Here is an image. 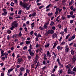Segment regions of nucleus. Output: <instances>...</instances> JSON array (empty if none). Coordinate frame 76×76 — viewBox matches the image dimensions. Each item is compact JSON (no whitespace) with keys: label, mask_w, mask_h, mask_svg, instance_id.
I'll return each instance as SVG.
<instances>
[{"label":"nucleus","mask_w":76,"mask_h":76,"mask_svg":"<svg viewBox=\"0 0 76 76\" xmlns=\"http://www.w3.org/2000/svg\"><path fill=\"white\" fill-rule=\"evenodd\" d=\"M70 66H71V65L70 64H68V65H67L66 67V69H67L68 68H69V67H70Z\"/></svg>","instance_id":"5701e85b"},{"label":"nucleus","mask_w":76,"mask_h":76,"mask_svg":"<svg viewBox=\"0 0 76 76\" xmlns=\"http://www.w3.org/2000/svg\"><path fill=\"white\" fill-rule=\"evenodd\" d=\"M53 24H54V23L53 21H52L50 25L51 26H52V25H53Z\"/></svg>","instance_id":"e433bc0d"},{"label":"nucleus","mask_w":76,"mask_h":76,"mask_svg":"<svg viewBox=\"0 0 76 76\" xmlns=\"http://www.w3.org/2000/svg\"><path fill=\"white\" fill-rule=\"evenodd\" d=\"M20 5L23 7V8H26L27 10H28L29 9V8H30V6H28V4L27 3H22V1H20Z\"/></svg>","instance_id":"f257e3e1"},{"label":"nucleus","mask_w":76,"mask_h":76,"mask_svg":"<svg viewBox=\"0 0 76 76\" xmlns=\"http://www.w3.org/2000/svg\"><path fill=\"white\" fill-rule=\"evenodd\" d=\"M38 55H36V60H38Z\"/></svg>","instance_id":"bf43d9fd"},{"label":"nucleus","mask_w":76,"mask_h":76,"mask_svg":"<svg viewBox=\"0 0 76 76\" xmlns=\"http://www.w3.org/2000/svg\"><path fill=\"white\" fill-rule=\"evenodd\" d=\"M64 31H62L61 32H60L59 34L61 35H62V36H63V35H64Z\"/></svg>","instance_id":"a211bd4d"},{"label":"nucleus","mask_w":76,"mask_h":76,"mask_svg":"<svg viewBox=\"0 0 76 76\" xmlns=\"http://www.w3.org/2000/svg\"><path fill=\"white\" fill-rule=\"evenodd\" d=\"M15 72H19V70L17 68H15Z\"/></svg>","instance_id":"72a5a7b5"},{"label":"nucleus","mask_w":76,"mask_h":76,"mask_svg":"<svg viewBox=\"0 0 76 76\" xmlns=\"http://www.w3.org/2000/svg\"><path fill=\"white\" fill-rule=\"evenodd\" d=\"M12 25L15 26V27H17L18 26V23H16V21H14L12 24Z\"/></svg>","instance_id":"0eeeda50"},{"label":"nucleus","mask_w":76,"mask_h":76,"mask_svg":"<svg viewBox=\"0 0 76 76\" xmlns=\"http://www.w3.org/2000/svg\"><path fill=\"white\" fill-rule=\"evenodd\" d=\"M71 69H70L69 68L68 70V74H70V73L71 72Z\"/></svg>","instance_id":"4be33fe9"},{"label":"nucleus","mask_w":76,"mask_h":76,"mask_svg":"<svg viewBox=\"0 0 76 76\" xmlns=\"http://www.w3.org/2000/svg\"><path fill=\"white\" fill-rule=\"evenodd\" d=\"M7 56H8V53H6L5 54V58H7Z\"/></svg>","instance_id":"c756f323"},{"label":"nucleus","mask_w":76,"mask_h":76,"mask_svg":"<svg viewBox=\"0 0 76 76\" xmlns=\"http://www.w3.org/2000/svg\"><path fill=\"white\" fill-rule=\"evenodd\" d=\"M64 32H65V33L66 34V33H67V28H64Z\"/></svg>","instance_id":"7c9ffc66"},{"label":"nucleus","mask_w":76,"mask_h":76,"mask_svg":"<svg viewBox=\"0 0 76 76\" xmlns=\"http://www.w3.org/2000/svg\"><path fill=\"white\" fill-rule=\"evenodd\" d=\"M22 12V10H19V11L18 12V14H19V15H20Z\"/></svg>","instance_id":"c85d7f7f"},{"label":"nucleus","mask_w":76,"mask_h":76,"mask_svg":"<svg viewBox=\"0 0 76 76\" xmlns=\"http://www.w3.org/2000/svg\"><path fill=\"white\" fill-rule=\"evenodd\" d=\"M10 16H13V15H14V13L10 12Z\"/></svg>","instance_id":"ea45409f"},{"label":"nucleus","mask_w":76,"mask_h":76,"mask_svg":"<svg viewBox=\"0 0 76 76\" xmlns=\"http://www.w3.org/2000/svg\"><path fill=\"white\" fill-rule=\"evenodd\" d=\"M34 23H34V22H33L31 24V28H32V29H33V28H34Z\"/></svg>","instance_id":"2eb2a0df"},{"label":"nucleus","mask_w":76,"mask_h":76,"mask_svg":"<svg viewBox=\"0 0 76 76\" xmlns=\"http://www.w3.org/2000/svg\"><path fill=\"white\" fill-rule=\"evenodd\" d=\"M30 71L29 69H26V73H29Z\"/></svg>","instance_id":"bb28decb"},{"label":"nucleus","mask_w":76,"mask_h":76,"mask_svg":"<svg viewBox=\"0 0 76 76\" xmlns=\"http://www.w3.org/2000/svg\"><path fill=\"white\" fill-rule=\"evenodd\" d=\"M1 76H4V73L2 72L1 74Z\"/></svg>","instance_id":"774afa93"},{"label":"nucleus","mask_w":76,"mask_h":76,"mask_svg":"<svg viewBox=\"0 0 76 76\" xmlns=\"http://www.w3.org/2000/svg\"><path fill=\"white\" fill-rule=\"evenodd\" d=\"M30 43V41H26V44H29Z\"/></svg>","instance_id":"58836bf2"},{"label":"nucleus","mask_w":76,"mask_h":76,"mask_svg":"<svg viewBox=\"0 0 76 76\" xmlns=\"http://www.w3.org/2000/svg\"><path fill=\"white\" fill-rule=\"evenodd\" d=\"M14 5V3H13V2H11V6H13Z\"/></svg>","instance_id":"09e8293b"},{"label":"nucleus","mask_w":76,"mask_h":76,"mask_svg":"<svg viewBox=\"0 0 76 76\" xmlns=\"http://www.w3.org/2000/svg\"><path fill=\"white\" fill-rule=\"evenodd\" d=\"M9 19H10V20H12V19H13V18H12V17L10 16L9 17Z\"/></svg>","instance_id":"4d7b16f0"},{"label":"nucleus","mask_w":76,"mask_h":76,"mask_svg":"<svg viewBox=\"0 0 76 76\" xmlns=\"http://www.w3.org/2000/svg\"><path fill=\"white\" fill-rule=\"evenodd\" d=\"M22 61H23V60L22 58H20L18 59V63H21V62Z\"/></svg>","instance_id":"1a4fd4ad"},{"label":"nucleus","mask_w":76,"mask_h":76,"mask_svg":"<svg viewBox=\"0 0 76 76\" xmlns=\"http://www.w3.org/2000/svg\"><path fill=\"white\" fill-rule=\"evenodd\" d=\"M47 27V25H45L43 26V28L44 29L46 28Z\"/></svg>","instance_id":"3c124183"},{"label":"nucleus","mask_w":76,"mask_h":76,"mask_svg":"<svg viewBox=\"0 0 76 76\" xmlns=\"http://www.w3.org/2000/svg\"><path fill=\"white\" fill-rule=\"evenodd\" d=\"M61 18L62 20H64V19H66V18L65 17L63 16V15H62L61 17Z\"/></svg>","instance_id":"cd10ccee"},{"label":"nucleus","mask_w":76,"mask_h":76,"mask_svg":"<svg viewBox=\"0 0 76 76\" xmlns=\"http://www.w3.org/2000/svg\"><path fill=\"white\" fill-rule=\"evenodd\" d=\"M73 9V6H72L70 8V9H71V10H72Z\"/></svg>","instance_id":"680f3d73"},{"label":"nucleus","mask_w":76,"mask_h":76,"mask_svg":"<svg viewBox=\"0 0 76 76\" xmlns=\"http://www.w3.org/2000/svg\"><path fill=\"white\" fill-rule=\"evenodd\" d=\"M1 54H2L4 53V50H1Z\"/></svg>","instance_id":"603ef678"},{"label":"nucleus","mask_w":76,"mask_h":76,"mask_svg":"<svg viewBox=\"0 0 76 76\" xmlns=\"http://www.w3.org/2000/svg\"><path fill=\"white\" fill-rule=\"evenodd\" d=\"M72 15H67L66 17L68 18H71V17H72Z\"/></svg>","instance_id":"f704fd0d"},{"label":"nucleus","mask_w":76,"mask_h":76,"mask_svg":"<svg viewBox=\"0 0 76 76\" xmlns=\"http://www.w3.org/2000/svg\"><path fill=\"white\" fill-rule=\"evenodd\" d=\"M30 34L31 35H32L33 34H34V32H33V31H31V32H30Z\"/></svg>","instance_id":"37998d69"},{"label":"nucleus","mask_w":76,"mask_h":76,"mask_svg":"<svg viewBox=\"0 0 76 76\" xmlns=\"http://www.w3.org/2000/svg\"><path fill=\"white\" fill-rule=\"evenodd\" d=\"M56 44H54V45L53 46V49L54 48L56 47Z\"/></svg>","instance_id":"a18cd8bd"},{"label":"nucleus","mask_w":76,"mask_h":76,"mask_svg":"<svg viewBox=\"0 0 76 76\" xmlns=\"http://www.w3.org/2000/svg\"><path fill=\"white\" fill-rule=\"evenodd\" d=\"M76 58L75 57H73L72 59V63H74L75 62V61H76Z\"/></svg>","instance_id":"6e6552de"},{"label":"nucleus","mask_w":76,"mask_h":76,"mask_svg":"<svg viewBox=\"0 0 76 76\" xmlns=\"http://www.w3.org/2000/svg\"><path fill=\"white\" fill-rule=\"evenodd\" d=\"M70 23H73V20H70Z\"/></svg>","instance_id":"8fccbe9b"},{"label":"nucleus","mask_w":76,"mask_h":76,"mask_svg":"<svg viewBox=\"0 0 76 76\" xmlns=\"http://www.w3.org/2000/svg\"><path fill=\"white\" fill-rule=\"evenodd\" d=\"M5 54H6V53H2V54H1V57H3V56H4V55H5Z\"/></svg>","instance_id":"c03bdc74"},{"label":"nucleus","mask_w":76,"mask_h":76,"mask_svg":"<svg viewBox=\"0 0 76 76\" xmlns=\"http://www.w3.org/2000/svg\"><path fill=\"white\" fill-rule=\"evenodd\" d=\"M27 48V47L26 46H25L23 48V50H24L26 49Z\"/></svg>","instance_id":"5fc2aeb1"},{"label":"nucleus","mask_w":76,"mask_h":76,"mask_svg":"<svg viewBox=\"0 0 76 76\" xmlns=\"http://www.w3.org/2000/svg\"><path fill=\"white\" fill-rule=\"evenodd\" d=\"M22 35V33H21V31L20 32V33L19 34V36H21Z\"/></svg>","instance_id":"0e129e2a"},{"label":"nucleus","mask_w":76,"mask_h":76,"mask_svg":"<svg viewBox=\"0 0 76 76\" xmlns=\"http://www.w3.org/2000/svg\"><path fill=\"white\" fill-rule=\"evenodd\" d=\"M58 26L59 29H61V24H59L58 25Z\"/></svg>","instance_id":"a19ab883"},{"label":"nucleus","mask_w":76,"mask_h":76,"mask_svg":"<svg viewBox=\"0 0 76 76\" xmlns=\"http://www.w3.org/2000/svg\"><path fill=\"white\" fill-rule=\"evenodd\" d=\"M37 37H41V36L40 34H38Z\"/></svg>","instance_id":"338daca9"},{"label":"nucleus","mask_w":76,"mask_h":76,"mask_svg":"<svg viewBox=\"0 0 76 76\" xmlns=\"http://www.w3.org/2000/svg\"><path fill=\"white\" fill-rule=\"evenodd\" d=\"M50 45V44L49 43L47 44L46 45H45V48H47V47H48Z\"/></svg>","instance_id":"dca6fc26"},{"label":"nucleus","mask_w":76,"mask_h":76,"mask_svg":"<svg viewBox=\"0 0 76 76\" xmlns=\"http://www.w3.org/2000/svg\"><path fill=\"white\" fill-rule=\"evenodd\" d=\"M28 51L29 52V54H30L31 56H34V52L31 51V49H29L28 50Z\"/></svg>","instance_id":"39448f33"},{"label":"nucleus","mask_w":76,"mask_h":76,"mask_svg":"<svg viewBox=\"0 0 76 76\" xmlns=\"http://www.w3.org/2000/svg\"><path fill=\"white\" fill-rule=\"evenodd\" d=\"M54 32V30H48V32L46 33V35H47L48 34H52Z\"/></svg>","instance_id":"f03ea898"},{"label":"nucleus","mask_w":76,"mask_h":76,"mask_svg":"<svg viewBox=\"0 0 76 76\" xmlns=\"http://www.w3.org/2000/svg\"><path fill=\"white\" fill-rule=\"evenodd\" d=\"M42 63L44 65H45V66H46L47 65V62L45 61H43Z\"/></svg>","instance_id":"b1692460"},{"label":"nucleus","mask_w":76,"mask_h":76,"mask_svg":"<svg viewBox=\"0 0 76 76\" xmlns=\"http://www.w3.org/2000/svg\"><path fill=\"white\" fill-rule=\"evenodd\" d=\"M3 11L4 12L2 13V15L3 16H5L6 15H7V11L5 9H3Z\"/></svg>","instance_id":"7ed1b4c3"},{"label":"nucleus","mask_w":76,"mask_h":76,"mask_svg":"<svg viewBox=\"0 0 76 76\" xmlns=\"http://www.w3.org/2000/svg\"><path fill=\"white\" fill-rule=\"evenodd\" d=\"M58 72L60 73V74L61 73H62V72H63V71L62 70V69H59Z\"/></svg>","instance_id":"aec40b11"},{"label":"nucleus","mask_w":76,"mask_h":76,"mask_svg":"<svg viewBox=\"0 0 76 76\" xmlns=\"http://www.w3.org/2000/svg\"><path fill=\"white\" fill-rule=\"evenodd\" d=\"M13 68H11L8 71V73H7V74L8 75V74H10V72H11V71H13Z\"/></svg>","instance_id":"f8f14e48"},{"label":"nucleus","mask_w":76,"mask_h":76,"mask_svg":"<svg viewBox=\"0 0 76 76\" xmlns=\"http://www.w3.org/2000/svg\"><path fill=\"white\" fill-rule=\"evenodd\" d=\"M75 73V72H73L72 71H71L69 74H70L71 75H74Z\"/></svg>","instance_id":"c9c22d12"},{"label":"nucleus","mask_w":76,"mask_h":76,"mask_svg":"<svg viewBox=\"0 0 76 76\" xmlns=\"http://www.w3.org/2000/svg\"><path fill=\"white\" fill-rule=\"evenodd\" d=\"M70 15H73V11H72L70 12Z\"/></svg>","instance_id":"864d4df0"},{"label":"nucleus","mask_w":76,"mask_h":76,"mask_svg":"<svg viewBox=\"0 0 76 76\" xmlns=\"http://www.w3.org/2000/svg\"><path fill=\"white\" fill-rule=\"evenodd\" d=\"M73 4V0H72L71 1H70L69 4V6H71V5H72Z\"/></svg>","instance_id":"6ab92c4d"},{"label":"nucleus","mask_w":76,"mask_h":76,"mask_svg":"<svg viewBox=\"0 0 76 76\" xmlns=\"http://www.w3.org/2000/svg\"><path fill=\"white\" fill-rule=\"evenodd\" d=\"M7 39L8 40H9V39H10V36H9V35H8Z\"/></svg>","instance_id":"de8ad7c7"},{"label":"nucleus","mask_w":76,"mask_h":76,"mask_svg":"<svg viewBox=\"0 0 76 76\" xmlns=\"http://www.w3.org/2000/svg\"><path fill=\"white\" fill-rule=\"evenodd\" d=\"M7 32L8 34H10V33L11 32V31L9 30L7 31Z\"/></svg>","instance_id":"052dcab7"},{"label":"nucleus","mask_w":76,"mask_h":76,"mask_svg":"<svg viewBox=\"0 0 76 76\" xmlns=\"http://www.w3.org/2000/svg\"><path fill=\"white\" fill-rule=\"evenodd\" d=\"M65 50L66 53H68L69 51V48H68V45H67L65 48Z\"/></svg>","instance_id":"20e7f679"},{"label":"nucleus","mask_w":76,"mask_h":76,"mask_svg":"<svg viewBox=\"0 0 76 76\" xmlns=\"http://www.w3.org/2000/svg\"><path fill=\"white\" fill-rule=\"evenodd\" d=\"M48 56H49V57H51V56L50 55V53L49 51H48L47 53Z\"/></svg>","instance_id":"4468645a"},{"label":"nucleus","mask_w":76,"mask_h":76,"mask_svg":"<svg viewBox=\"0 0 76 76\" xmlns=\"http://www.w3.org/2000/svg\"><path fill=\"white\" fill-rule=\"evenodd\" d=\"M22 72L20 71L19 74L18 75V76H22Z\"/></svg>","instance_id":"412c9836"},{"label":"nucleus","mask_w":76,"mask_h":76,"mask_svg":"<svg viewBox=\"0 0 76 76\" xmlns=\"http://www.w3.org/2000/svg\"><path fill=\"white\" fill-rule=\"evenodd\" d=\"M70 36V34H68L67 36H66V39H68V38H69V37Z\"/></svg>","instance_id":"473e14b6"},{"label":"nucleus","mask_w":76,"mask_h":76,"mask_svg":"<svg viewBox=\"0 0 76 76\" xmlns=\"http://www.w3.org/2000/svg\"><path fill=\"white\" fill-rule=\"evenodd\" d=\"M46 69V66H44V67H43V68H42V69L44 70V69Z\"/></svg>","instance_id":"69168bd1"},{"label":"nucleus","mask_w":76,"mask_h":76,"mask_svg":"<svg viewBox=\"0 0 76 76\" xmlns=\"http://www.w3.org/2000/svg\"><path fill=\"white\" fill-rule=\"evenodd\" d=\"M20 72H23V71H24V70H25V69L23 67H21L20 69Z\"/></svg>","instance_id":"9d476101"},{"label":"nucleus","mask_w":76,"mask_h":76,"mask_svg":"<svg viewBox=\"0 0 76 76\" xmlns=\"http://www.w3.org/2000/svg\"><path fill=\"white\" fill-rule=\"evenodd\" d=\"M38 46H39V45L37 43L36 45V48H38Z\"/></svg>","instance_id":"6e6d98bb"},{"label":"nucleus","mask_w":76,"mask_h":76,"mask_svg":"<svg viewBox=\"0 0 76 76\" xmlns=\"http://www.w3.org/2000/svg\"><path fill=\"white\" fill-rule=\"evenodd\" d=\"M65 42H63L61 43V45H64V44H65Z\"/></svg>","instance_id":"e2e57ef3"},{"label":"nucleus","mask_w":76,"mask_h":76,"mask_svg":"<svg viewBox=\"0 0 76 76\" xmlns=\"http://www.w3.org/2000/svg\"><path fill=\"white\" fill-rule=\"evenodd\" d=\"M53 15L52 13H49L48 14V16H52Z\"/></svg>","instance_id":"79ce46f5"},{"label":"nucleus","mask_w":76,"mask_h":76,"mask_svg":"<svg viewBox=\"0 0 76 76\" xmlns=\"http://www.w3.org/2000/svg\"><path fill=\"white\" fill-rule=\"evenodd\" d=\"M58 10H59V8H57L56 9V12H55V14L57 15L58 13Z\"/></svg>","instance_id":"ddd939ff"},{"label":"nucleus","mask_w":76,"mask_h":76,"mask_svg":"<svg viewBox=\"0 0 76 76\" xmlns=\"http://www.w3.org/2000/svg\"><path fill=\"white\" fill-rule=\"evenodd\" d=\"M58 50H62L63 49V47L58 45L57 48Z\"/></svg>","instance_id":"9b49d317"},{"label":"nucleus","mask_w":76,"mask_h":76,"mask_svg":"<svg viewBox=\"0 0 76 76\" xmlns=\"http://www.w3.org/2000/svg\"><path fill=\"white\" fill-rule=\"evenodd\" d=\"M75 36H73L69 38V39H68V41H70L73 40V39H75Z\"/></svg>","instance_id":"423d86ee"},{"label":"nucleus","mask_w":76,"mask_h":76,"mask_svg":"<svg viewBox=\"0 0 76 76\" xmlns=\"http://www.w3.org/2000/svg\"><path fill=\"white\" fill-rule=\"evenodd\" d=\"M71 53L72 55H73V54H74V53H75L74 51L72 49L71 50Z\"/></svg>","instance_id":"f3484780"},{"label":"nucleus","mask_w":76,"mask_h":76,"mask_svg":"<svg viewBox=\"0 0 76 76\" xmlns=\"http://www.w3.org/2000/svg\"><path fill=\"white\" fill-rule=\"evenodd\" d=\"M16 36H17V35H16V34H15L12 36V37L15 38V37H16Z\"/></svg>","instance_id":"13d9d810"},{"label":"nucleus","mask_w":76,"mask_h":76,"mask_svg":"<svg viewBox=\"0 0 76 76\" xmlns=\"http://www.w3.org/2000/svg\"><path fill=\"white\" fill-rule=\"evenodd\" d=\"M51 4H50L48 6H47L46 7V9H47L48 8H49L50 7H51Z\"/></svg>","instance_id":"a878e982"},{"label":"nucleus","mask_w":76,"mask_h":76,"mask_svg":"<svg viewBox=\"0 0 76 76\" xmlns=\"http://www.w3.org/2000/svg\"><path fill=\"white\" fill-rule=\"evenodd\" d=\"M57 61H58V64H60V61L59 60V59H58V58L57 59Z\"/></svg>","instance_id":"49530a36"},{"label":"nucleus","mask_w":76,"mask_h":76,"mask_svg":"<svg viewBox=\"0 0 76 76\" xmlns=\"http://www.w3.org/2000/svg\"><path fill=\"white\" fill-rule=\"evenodd\" d=\"M59 66H60V67H61V68L63 67V65L61 64H60V63L59 64Z\"/></svg>","instance_id":"4c0bfd02"},{"label":"nucleus","mask_w":76,"mask_h":76,"mask_svg":"<svg viewBox=\"0 0 76 76\" xmlns=\"http://www.w3.org/2000/svg\"><path fill=\"white\" fill-rule=\"evenodd\" d=\"M39 29H40V30H44V28L43 27H41V26H40L39 27Z\"/></svg>","instance_id":"393cba45"},{"label":"nucleus","mask_w":76,"mask_h":76,"mask_svg":"<svg viewBox=\"0 0 76 76\" xmlns=\"http://www.w3.org/2000/svg\"><path fill=\"white\" fill-rule=\"evenodd\" d=\"M73 72H76V67H75L74 68L73 70Z\"/></svg>","instance_id":"2f4dec72"}]
</instances>
